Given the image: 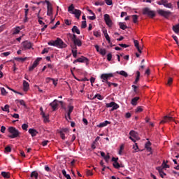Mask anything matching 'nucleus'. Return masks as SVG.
<instances>
[{"label":"nucleus","instance_id":"11","mask_svg":"<svg viewBox=\"0 0 179 179\" xmlns=\"http://www.w3.org/2000/svg\"><path fill=\"white\" fill-rule=\"evenodd\" d=\"M58 103H60V104H63L64 102L62 101H58L57 99H55L52 103H50V107H52L53 111H55L58 107Z\"/></svg>","mask_w":179,"mask_h":179},{"label":"nucleus","instance_id":"37","mask_svg":"<svg viewBox=\"0 0 179 179\" xmlns=\"http://www.w3.org/2000/svg\"><path fill=\"white\" fill-rule=\"evenodd\" d=\"M1 110H3V111H6V113H9V105H5L4 107H1Z\"/></svg>","mask_w":179,"mask_h":179},{"label":"nucleus","instance_id":"53","mask_svg":"<svg viewBox=\"0 0 179 179\" xmlns=\"http://www.w3.org/2000/svg\"><path fill=\"white\" fill-rule=\"evenodd\" d=\"M94 36H95V37H100V32L99 31H94Z\"/></svg>","mask_w":179,"mask_h":179},{"label":"nucleus","instance_id":"1","mask_svg":"<svg viewBox=\"0 0 179 179\" xmlns=\"http://www.w3.org/2000/svg\"><path fill=\"white\" fill-rule=\"evenodd\" d=\"M71 40L74 44V46L72 47V54L74 58H76L78 57V47H82V41L76 34H73Z\"/></svg>","mask_w":179,"mask_h":179},{"label":"nucleus","instance_id":"47","mask_svg":"<svg viewBox=\"0 0 179 179\" xmlns=\"http://www.w3.org/2000/svg\"><path fill=\"white\" fill-rule=\"evenodd\" d=\"M113 166L115 169H120L121 167L118 162H113Z\"/></svg>","mask_w":179,"mask_h":179},{"label":"nucleus","instance_id":"55","mask_svg":"<svg viewBox=\"0 0 179 179\" xmlns=\"http://www.w3.org/2000/svg\"><path fill=\"white\" fill-rule=\"evenodd\" d=\"M86 27H87L86 21H83L81 24L82 29H85Z\"/></svg>","mask_w":179,"mask_h":179},{"label":"nucleus","instance_id":"35","mask_svg":"<svg viewBox=\"0 0 179 179\" xmlns=\"http://www.w3.org/2000/svg\"><path fill=\"white\" fill-rule=\"evenodd\" d=\"M119 26L122 29V30H125V29H127L128 27L124 22H120Z\"/></svg>","mask_w":179,"mask_h":179},{"label":"nucleus","instance_id":"63","mask_svg":"<svg viewBox=\"0 0 179 179\" xmlns=\"http://www.w3.org/2000/svg\"><path fill=\"white\" fill-rule=\"evenodd\" d=\"M5 131H6V127H5L4 126H2L1 127V132H2V134H5Z\"/></svg>","mask_w":179,"mask_h":179},{"label":"nucleus","instance_id":"56","mask_svg":"<svg viewBox=\"0 0 179 179\" xmlns=\"http://www.w3.org/2000/svg\"><path fill=\"white\" fill-rule=\"evenodd\" d=\"M112 58H113V55H111V53L108 54V55H107L108 61H111Z\"/></svg>","mask_w":179,"mask_h":179},{"label":"nucleus","instance_id":"14","mask_svg":"<svg viewBox=\"0 0 179 179\" xmlns=\"http://www.w3.org/2000/svg\"><path fill=\"white\" fill-rule=\"evenodd\" d=\"M171 121L176 120H174V117L171 116H164V119L160 122V124H166V122H170Z\"/></svg>","mask_w":179,"mask_h":179},{"label":"nucleus","instance_id":"28","mask_svg":"<svg viewBox=\"0 0 179 179\" xmlns=\"http://www.w3.org/2000/svg\"><path fill=\"white\" fill-rule=\"evenodd\" d=\"M134 45H135L136 48L138 50V52H142V51L141 50V48H139V42H138V41H136V40H134Z\"/></svg>","mask_w":179,"mask_h":179},{"label":"nucleus","instance_id":"23","mask_svg":"<svg viewBox=\"0 0 179 179\" xmlns=\"http://www.w3.org/2000/svg\"><path fill=\"white\" fill-rule=\"evenodd\" d=\"M1 176L4 178H10V173L9 172L3 171V172H1Z\"/></svg>","mask_w":179,"mask_h":179},{"label":"nucleus","instance_id":"7","mask_svg":"<svg viewBox=\"0 0 179 179\" xmlns=\"http://www.w3.org/2000/svg\"><path fill=\"white\" fill-rule=\"evenodd\" d=\"M129 138L132 141V142H136V141H139V136H138V133H136L135 131L131 130L129 132Z\"/></svg>","mask_w":179,"mask_h":179},{"label":"nucleus","instance_id":"41","mask_svg":"<svg viewBox=\"0 0 179 179\" xmlns=\"http://www.w3.org/2000/svg\"><path fill=\"white\" fill-rule=\"evenodd\" d=\"M113 110H117V108H120V106H118V104H117L115 102H113Z\"/></svg>","mask_w":179,"mask_h":179},{"label":"nucleus","instance_id":"30","mask_svg":"<svg viewBox=\"0 0 179 179\" xmlns=\"http://www.w3.org/2000/svg\"><path fill=\"white\" fill-rule=\"evenodd\" d=\"M116 73H118V75H121L122 76H124V78L128 76V73L124 71H117Z\"/></svg>","mask_w":179,"mask_h":179},{"label":"nucleus","instance_id":"54","mask_svg":"<svg viewBox=\"0 0 179 179\" xmlns=\"http://www.w3.org/2000/svg\"><path fill=\"white\" fill-rule=\"evenodd\" d=\"M27 15H29V9L28 8H25L24 9V17L26 19H27Z\"/></svg>","mask_w":179,"mask_h":179},{"label":"nucleus","instance_id":"10","mask_svg":"<svg viewBox=\"0 0 179 179\" xmlns=\"http://www.w3.org/2000/svg\"><path fill=\"white\" fill-rule=\"evenodd\" d=\"M45 3L47 5V15L48 16H52V4L49 1L45 0Z\"/></svg>","mask_w":179,"mask_h":179},{"label":"nucleus","instance_id":"22","mask_svg":"<svg viewBox=\"0 0 179 179\" xmlns=\"http://www.w3.org/2000/svg\"><path fill=\"white\" fill-rule=\"evenodd\" d=\"M40 110H41V114L43 118H44V122H48V116L45 115V113H44V112L43 111V108L41 107Z\"/></svg>","mask_w":179,"mask_h":179},{"label":"nucleus","instance_id":"16","mask_svg":"<svg viewBox=\"0 0 179 179\" xmlns=\"http://www.w3.org/2000/svg\"><path fill=\"white\" fill-rule=\"evenodd\" d=\"M76 62H89V59L85 57H81L75 60L73 64H76Z\"/></svg>","mask_w":179,"mask_h":179},{"label":"nucleus","instance_id":"50","mask_svg":"<svg viewBox=\"0 0 179 179\" xmlns=\"http://www.w3.org/2000/svg\"><path fill=\"white\" fill-rule=\"evenodd\" d=\"M133 149L134 150V152H138V150L139 149V148L138 147V144L137 143H135L133 145Z\"/></svg>","mask_w":179,"mask_h":179},{"label":"nucleus","instance_id":"8","mask_svg":"<svg viewBox=\"0 0 179 179\" xmlns=\"http://www.w3.org/2000/svg\"><path fill=\"white\" fill-rule=\"evenodd\" d=\"M158 15H160V16H163L164 17H166L167 19L169 16L171 15V12L169 10H164L163 9H159L157 10Z\"/></svg>","mask_w":179,"mask_h":179},{"label":"nucleus","instance_id":"61","mask_svg":"<svg viewBox=\"0 0 179 179\" xmlns=\"http://www.w3.org/2000/svg\"><path fill=\"white\" fill-rule=\"evenodd\" d=\"M5 150L8 152H12V148H10V147H9V146H7V147H6Z\"/></svg>","mask_w":179,"mask_h":179},{"label":"nucleus","instance_id":"57","mask_svg":"<svg viewBox=\"0 0 179 179\" xmlns=\"http://www.w3.org/2000/svg\"><path fill=\"white\" fill-rule=\"evenodd\" d=\"M95 5H96V6H102V5H104V3L97 1L95 3Z\"/></svg>","mask_w":179,"mask_h":179},{"label":"nucleus","instance_id":"62","mask_svg":"<svg viewBox=\"0 0 179 179\" xmlns=\"http://www.w3.org/2000/svg\"><path fill=\"white\" fill-rule=\"evenodd\" d=\"M95 81H96V78H95L92 77V78H90V82H91L92 86H93V83H94Z\"/></svg>","mask_w":179,"mask_h":179},{"label":"nucleus","instance_id":"2","mask_svg":"<svg viewBox=\"0 0 179 179\" xmlns=\"http://www.w3.org/2000/svg\"><path fill=\"white\" fill-rule=\"evenodd\" d=\"M8 131L9 134H10V135H9L8 136L11 139H15V138H17V136L20 135V132L19 131V130L13 127H8Z\"/></svg>","mask_w":179,"mask_h":179},{"label":"nucleus","instance_id":"32","mask_svg":"<svg viewBox=\"0 0 179 179\" xmlns=\"http://www.w3.org/2000/svg\"><path fill=\"white\" fill-rule=\"evenodd\" d=\"M62 173L63 176L66 178V179H72L71 178V176H69V174H66V171H65V169H63Z\"/></svg>","mask_w":179,"mask_h":179},{"label":"nucleus","instance_id":"3","mask_svg":"<svg viewBox=\"0 0 179 179\" xmlns=\"http://www.w3.org/2000/svg\"><path fill=\"white\" fill-rule=\"evenodd\" d=\"M68 10L69 13H71V15H75V17H76V19H79V17H80V15H82V11L78 9H75V7L73 6V4H71L69 7Z\"/></svg>","mask_w":179,"mask_h":179},{"label":"nucleus","instance_id":"13","mask_svg":"<svg viewBox=\"0 0 179 179\" xmlns=\"http://www.w3.org/2000/svg\"><path fill=\"white\" fill-rule=\"evenodd\" d=\"M104 20L108 27H111V26H113V21H111V19L110 18V15L108 14L104 15Z\"/></svg>","mask_w":179,"mask_h":179},{"label":"nucleus","instance_id":"27","mask_svg":"<svg viewBox=\"0 0 179 179\" xmlns=\"http://www.w3.org/2000/svg\"><path fill=\"white\" fill-rule=\"evenodd\" d=\"M172 29H173L174 33H176V34H178V33H179V24L173 26Z\"/></svg>","mask_w":179,"mask_h":179},{"label":"nucleus","instance_id":"12","mask_svg":"<svg viewBox=\"0 0 179 179\" xmlns=\"http://www.w3.org/2000/svg\"><path fill=\"white\" fill-rule=\"evenodd\" d=\"M22 51L26 50H30L31 48V43L25 41L22 43Z\"/></svg>","mask_w":179,"mask_h":179},{"label":"nucleus","instance_id":"64","mask_svg":"<svg viewBox=\"0 0 179 179\" xmlns=\"http://www.w3.org/2000/svg\"><path fill=\"white\" fill-rule=\"evenodd\" d=\"M87 176H93V172L90 170L87 171Z\"/></svg>","mask_w":179,"mask_h":179},{"label":"nucleus","instance_id":"29","mask_svg":"<svg viewBox=\"0 0 179 179\" xmlns=\"http://www.w3.org/2000/svg\"><path fill=\"white\" fill-rule=\"evenodd\" d=\"M73 33H76V34H80V31L76 26H73L72 28Z\"/></svg>","mask_w":179,"mask_h":179},{"label":"nucleus","instance_id":"17","mask_svg":"<svg viewBox=\"0 0 179 179\" xmlns=\"http://www.w3.org/2000/svg\"><path fill=\"white\" fill-rule=\"evenodd\" d=\"M157 170L159 173V176L162 177V178H164V177H166V173L163 171V168H162V166L157 167Z\"/></svg>","mask_w":179,"mask_h":179},{"label":"nucleus","instance_id":"39","mask_svg":"<svg viewBox=\"0 0 179 179\" xmlns=\"http://www.w3.org/2000/svg\"><path fill=\"white\" fill-rule=\"evenodd\" d=\"M0 90L3 96H6V94H8V92H6V90H5V88L3 87L0 88Z\"/></svg>","mask_w":179,"mask_h":179},{"label":"nucleus","instance_id":"4","mask_svg":"<svg viewBox=\"0 0 179 179\" xmlns=\"http://www.w3.org/2000/svg\"><path fill=\"white\" fill-rule=\"evenodd\" d=\"M157 5L163 6L164 8H166L167 9H173L174 6H173V3H169V0H160L157 1Z\"/></svg>","mask_w":179,"mask_h":179},{"label":"nucleus","instance_id":"48","mask_svg":"<svg viewBox=\"0 0 179 179\" xmlns=\"http://www.w3.org/2000/svg\"><path fill=\"white\" fill-rule=\"evenodd\" d=\"M48 45H52L53 47H56L55 41H51L48 42Z\"/></svg>","mask_w":179,"mask_h":179},{"label":"nucleus","instance_id":"58","mask_svg":"<svg viewBox=\"0 0 179 179\" xmlns=\"http://www.w3.org/2000/svg\"><path fill=\"white\" fill-rule=\"evenodd\" d=\"M113 105H114V102H110L109 103H106V106L108 108L113 107Z\"/></svg>","mask_w":179,"mask_h":179},{"label":"nucleus","instance_id":"20","mask_svg":"<svg viewBox=\"0 0 179 179\" xmlns=\"http://www.w3.org/2000/svg\"><path fill=\"white\" fill-rule=\"evenodd\" d=\"M29 134L31 135L32 137L36 136L37 134H38V131L34 129H29Z\"/></svg>","mask_w":179,"mask_h":179},{"label":"nucleus","instance_id":"38","mask_svg":"<svg viewBox=\"0 0 179 179\" xmlns=\"http://www.w3.org/2000/svg\"><path fill=\"white\" fill-rule=\"evenodd\" d=\"M170 167V166L167 165V164L166 163V162H163L162 164V169L163 170V169H169Z\"/></svg>","mask_w":179,"mask_h":179},{"label":"nucleus","instance_id":"24","mask_svg":"<svg viewBox=\"0 0 179 179\" xmlns=\"http://www.w3.org/2000/svg\"><path fill=\"white\" fill-rule=\"evenodd\" d=\"M139 99V97L136 96L131 99V103L132 106H136L138 104V100Z\"/></svg>","mask_w":179,"mask_h":179},{"label":"nucleus","instance_id":"46","mask_svg":"<svg viewBox=\"0 0 179 179\" xmlns=\"http://www.w3.org/2000/svg\"><path fill=\"white\" fill-rule=\"evenodd\" d=\"M60 132H62V134H68L69 132V129L68 128L62 129Z\"/></svg>","mask_w":179,"mask_h":179},{"label":"nucleus","instance_id":"21","mask_svg":"<svg viewBox=\"0 0 179 179\" xmlns=\"http://www.w3.org/2000/svg\"><path fill=\"white\" fill-rule=\"evenodd\" d=\"M152 145V143L150 141H148L145 145V148L148 150V152H152V148L150 147Z\"/></svg>","mask_w":179,"mask_h":179},{"label":"nucleus","instance_id":"19","mask_svg":"<svg viewBox=\"0 0 179 179\" xmlns=\"http://www.w3.org/2000/svg\"><path fill=\"white\" fill-rule=\"evenodd\" d=\"M30 89V85L26 80L23 81V90L24 92H27Z\"/></svg>","mask_w":179,"mask_h":179},{"label":"nucleus","instance_id":"52","mask_svg":"<svg viewBox=\"0 0 179 179\" xmlns=\"http://www.w3.org/2000/svg\"><path fill=\"white\" fill-rule=\"evenodd\" d=\"M172 83H173V78H169V80H168V83H167L168 86H171Z\"/></svg>","mask_w":179,"mask_h":179},{"label":"nucleus","instance_id":"5","mask_svg":"<svg viewBox=\"0 0 179 179\" xmlns=\"http://www.w3.org/2000/svg\"><path fill=\"white\" fill-rule=\"evenodd\" d=\"M102 82L103 83H106V82H108V79L110 78H114V73H103L100 76Z\"/></svg>","mask_w":179,"mask_h":179},{"label":"nucleus","instance_id":"44","mask_svg":"<svg viewBox=\"0 0 179 179\" xmlns=\"http://www.w3.org/2000/svg\"><path fill=\"white\" fill-rule=\"evenodd\" d=\"M106 52H106V49H100V50H99V53L101 55H106Z\"/></svg>","mask_w":179,"mask_h":179},{"label":"nucleus","instance_id":"9","mask_svg":"<svg viewBox=\"0 0 179 179\" xmlns=\"http://www.w3.org/2000/svg\"><path fill=\"white\" fill-rule=\"evenodd\" d=\"M55 45L58 48H66V44L59 38H57L55 41Z\"/></svg>","mask_w":179,"mask_h":179},{"label":"nucleus","instance_id":"51","mask_svg":"<svg viewBox=\"0 0 179 179\" xmlns=\"http://www.w3.org/2000/svg\"><path fill=\"white\" fill-rule=\"evenodd\" d=\"M105 2L106 5H108L109 6L113 5V0H105Z\"/></svg>","mask_w":179,"mask_h":179},{"label":"nucleus","instance_id":"15","mask_svg":"<svg viewBox=\"0 0 179 179\" xmlns=\"http://www.w3.org/2000/svg\"><path fill=\"white\" fill-rule=\"evenodd\" d=\"M40 59H41L40 58L36 59L34 62L33 65L29 66V71H33L34 69V68H36L37 66V65H38V62H40Z\"/></svg>","mask_w":179,"mask_h":179},{"label":"nucleus","instance_id":"36","mask_svg":"<svg viewBox=\"0 0 179 179\" xmlns=\"http://www.w3.org/2000/svg\"><path fill=\"white\" fill-rule=\"evenodd\" d=\"M136 80H135V81H134V83L135 84H136V83H138V82H139V78H140V76H141V72H139V71H136Z\"/></svg>","mask_w":179,"mask_h":179},{"label":"nucleus","instance_id":"49","mask_svg":"<svg viewBox=\"0 0 179 179\" xmlns=\"http://www.w3.org/2000/svg\"><path fill=\"white\" fill-rule=\"evenodd\" d=\"M106 163H108V160H110V154H107L105 155V157L103 158Z\"/></svg>","mask_w":179,"mask_h":179},{"label":"nucleus","instance_id":"31","mask_svg":"<svg viewBox=\"0 0 179 179\" xmlns=\"http://www.w3.org/2000/svg\"><path fill=\"white\" fill-rule=\"evenodd\" d=\"M73 111V106H69V112L67 113V115L69 117V120H71V113Z\"/></svg>","mask_w":179,"mask_h":179},{"label":"nucleus","instance_id":"33","mask_svg":"<svg viewBox=\"0 0 179 179\" xmlns=\"http://www.w3.org/2000/svg\"><path fill=\"white\" fill-rule=\"evenodd\" d=\"M20 30H22V28L20 27H17L14 29L13 34H18V33L20 32Z\"/></svg>","mask_w":179,"mask_h":179},{"label":"nucleus","instance_id":"43","mask_svg":"<svg viewBox=\"0 0 179 179\" xmlns=\"http://www.w3.org/2000/svg\"><path fill=\"white\" fill-rule=\"evenodd\" d=\"M94 99H98V100H103V98L99 94H97L94 96Z\"/></svg>","mask_w":179,"mask_h":179},{"label":"nucleus","instance_id":"45","mask_svg":"<svg viewBox=\"0 0 179 179\" xmlns=\"http://www.w3.org/2000/svg\"><path fill=\"white\" fill-rule=\"evenodd\" d=\"M22 129H24V131H27V128H29V124H23L22 125Z\"/></svg>","mask_w":179,"mask_h":179},{"label":"nucleus","instance_id":"6","mask_svg":"<svg viewBox=\"0 0 179 179\" xmlns=\"http://www.w3.org/2000/svg\"><path fill=\"white\" fill-rule=\"evenodd\" d=\"M143 14L149 16L150 17H155L156 13L154 10H150L149 8H144L143 9Z\"/></svg>","mask_w":179,"mask_h":179},{"label":"nucleus","instance_id":"40","mask_svg":"<svg viewBox=\"0 0 179 179\" xmlns=\"http://www.w3.org/2000/svg\"><path fill=\"white\" fill-rule=\"evenodd\" d=\"M143 108L142 106H138L136 109V113H142Z\"/></svg>","mask_w":179,"mask_h":179},{"label":"nucleus","instance_id":"59","mask_svg":"<svg viewBox=\"0 0 179 179\" xmlns=\"http://www.w3.org/2000/svg\"><path fill=\"white\" fill-rule=\"evenodd\" d=\"M2 55H3V57H8V55H10V52H3Z\"/></svg>","mask_w":179,"mask_h":179},{"label":"nucleus","instance_id":"60","mask_svg":"<svg viewBox=\"0 0 179 179\" xmlns=\"http://www.w3.org/2000/svg\"><path fill=\"white\" fill-rule=\"evenodd\" d=\"M106 39L107 40V41H108V43H110V36H108V34H106L104 35Z\"/></svg>","mask_w":179,"mask_h":179},{"label":"nucleus","instance_id":"18","mask_svg":"<svg viewBox=\"0 0 179 179\" xmlns=\"http://www.w3.org/2000/svg\"><path fill=\"white\" fill-rule=\"evenodd\" d=\"M109 124H111L108 120H106L103 122H101L99 124L97 125L98 128H104V127H107V125H109Z\"/></svg>","mask_w":179,"mask_h":179},{"label":"nucleus","instance_id":"26","mask_svg":"<svg viewBox=\"0 0 179 179\" xmlns=\"http://www.w3.org/2000/svg\"><path fill=\"white\" fill-rule=\"evenodd\" d=\"M31 178H32V179H38V173L36 171H33L31 173Z\"/></svg>","mask_w":179,"mask_h":179},{"label":"nucleus","instance_id":"25","mask_svg":"<svg viewBox=\"0 0 179 179\" xmlns=\"http://www.w3.org/2000/svg\"><path fill=\"white\" fill-rule=\"evenodd\" d=\"M14 59L17 61V62H24L27 59V57H15Z\"/></svg>","mask_w":179,"mask_h":179},{"label":"nucleus","instance_id":"42","mask_svg":"<svg viewBox=\"0 0 179 179\" xmlns=\"http://www.w3.org/2000/svg\"><path fill=\"white\" fill-rule=\"evenodd\" d=\"M132 17H133L134 23H137V22H138V15H132Z\"/></svg>","mask_w":179,"mask_h":179},{"label":"nucleus","instance_id":"34","mask_svg":"<svg viewBox=\"0 0 179 179\" xmlns=\"http://www.w3.org/2000/svg\"><path fill=\"white\" fill-rule=\"evenodd\" d=\"M124 144H122L120 147V150L118 152V155H120V156H122V155L124 152Z\"/></svg>","mask_w":179,"mask_h":179}]
</instances>
